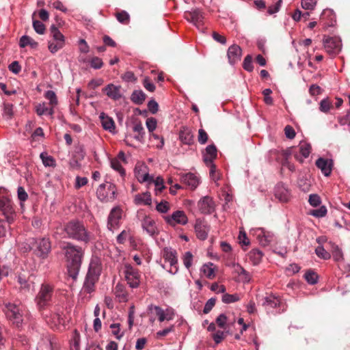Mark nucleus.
Wrapping results in <instances>:
<instances>
[{"mask_svg":"<svg viewBox=\"0 0 350 350\" xmlns=\"http://www.w3.org/2000/svg\"><path fill=\"white\" fill-rule=\"evenodd\" d=\"M67 261L68 272L70 277L75 280L79 274L84 250L81 247L67 243L62 247Z\"/></svg>","mask_w":350,"mask_h":350,"instance_id":"1","label":"nucleus"},{"mask_svg":"<svg viewBox=\"0 0 350 350\" xmlns=\"http://www.w3.org/2000/svg\"><path fill=\"white\" fill-rule=\"evenodd\" d=\"M63 237L72 239L88 243L90 241V234L81 221L73 219L65 224L62 228Z\"/></svg>","mask_w":350,"mask_h":350,"instance_id":"2","label":"nucleus"},{"mask_svg":"<svg viewBox=\"0 0 350 350\" xmlns=\"http://www.w3.org/2000/svg\"><path fill=\"white\" fill-rule=\"evenodd\" d=\"M0 212L8 224H12L16 217L14 203L10 192L4 187H0Z\"/></svg>","mask_w":350,"mask_h":350,"instance_id":"3","label":"nucleus"},{"mask_svg":"<svg viewBox=\"0 0 350 350\" xmlns=\"http://www.w3.org/2000/svg\"><path fill=\"white\" fill-rule=\"evenodd\" d=\"M2 310L5 314L8 319L11 321L14 326L18 328L22 327L23 323V314L19 305L3 301L2 304Z\"/></svg>","mask_w":350,"mask_h":350,"instance_id":"4","label":"nucleus"},{"mask_svg":"<svg viewBox=\"0 0 350 350\" xmlns=\"http://www.w3.org/2000/svg\"><path fill=\"white\" fill-rule=\"evenodd\" d=\"M50 33L53 40L48 42V48L52 53H55L64 46L65 37L55 25L51 26Z\"/></svg>","mask_w":350,"mask_h":350,"instance_id":"5","label":"nucleus"},{"mask_svg":"<svg viewBox=\"0 0 350 350\" xmlns=\"http://www.w3.org/2000/svg\"><path fill=\"white\" fill-rule=\"evenodd\" d=\"M262 305L268 313L274 312V310H275L276 313L284 310L282 300L273 294L267 295L262 298Z\"/></svg>","mask_w":350,"mask_h":350,"instance_id":"6","label":"nucleus"},{"mask_svg":"<svg viewBox=\"0 0 350 350\" xmlns=\"http://www.w3.org/2000/svg\"><path fill=\"white\" fill-rule=\"evenodd\" d=\"M30 243L32 245L34 254L40 258H46L51 252V246L49 239H33Z\"/></svg>","mask_w":350,"mask_h":350,"instance_id":"7","label":"nucleus"},{"mask_svg":"<svg viewBox=\"0 0 350 350\" xmlns=\"http://www.w3.org/2000/svg\"><path fill=\"white\" fill-rule=\"evenodd\" d=\"M116 193L115 185L109 182L100 185L96 191L98 198L105 202L113 201L116 198Z\"/></svg>","mask_w":350,"mask_h":350,"instance_id":"8","label":"nucleus"},{"mask_svg":"<svg viewBox=\"0 0 350 350\" xmlns=\"http://www.w3.org/2000/svg\"><path fill=\"white\" fill-rule=\"evenodd\" d=\"M53 286L49 284H42L36 296V300L40 308L46 306L53 295Z\"/></svg>","mask_w":350,"mask_h":350,"instance_id":"9","label":"nucleus"},{"mask_svg":"<svg viewBox=\"0 0 350 350\" xmlns=\"http://www.w3.org/2000/svg\"><path fill=\"white\" fill-rule=\"evenodd\" d=\"M250 233L256 238L260 245L264 247L269 245L273 240V234L269 231L265 230V229L262 228H252Z\"/></svg>","mask_w":350,"mask_h":350,"instance_id":"10","label":"nucleus"},{"mask_svg":"<svg viewBox=\"0 0 350 350\" xmlns=\"http://www.w3.org/2000/svg\"><path fill=\"white\" fill-rule=\"evenodd\" d=\"M32 275L28 272L23 271L16 276L17 282L19 284V290L23 293H29L33 290L34 282L31 280Z\"/></svg>","mask_w":350,"mask_h":350,"instance_id":"11","label":"nucleus"},{"mask_svg":"<svg viewBox=\"0 0 350 350\" xmlns=\"http://www.w3.org/2000/svg\"><path fill=\"white\" fill-rule=\"evenodd\" d=\"M198 207L202 214L211 215L215 210V203L213 198L206 196L200 199L198 202Z\"/></svg>","mask_w":350,"mask_h":350,"instance_id":"12","label":"nucleus"},{"mask_svg":"<svg viewBox=\"0 0 350 350\" xmlns=\"http://www.w3.org/2000/svg\"><path fill=\"white\" fill-rule=\"evenodd\" d=\"M323 44L325 51L330 55H336L342 48L341 40L336 37H327L324 38Z\"/></svg>","mask_w":350,"mask_h":350,"instance_id":"13","label":"nucleus"},{"mask_svg":"<svg viewBox=\"0 0 350 350\" xmlns=\"http://www.w3.org/2000/svg\"><path fill=\"white\" fill-rule=\"evenodd\" d=\"M125 278L131 288H137L140 282V275L137 269L130 265H125Z\"/></svg>","mask_w":350,"mask_h":350,"instance_id":"14","label":"nucleus"},{"mask_svg":"<svg viewBox=\"0 0 350 350\" xmlns=\"http://www.w3.org/2000/svg\"><path fill=\"white\" fill-rule=\"evenodd\" d=\"M122 218V210L119 207L113 208L107 218V228L113 232L119 227L120 221Z\"/></svg>","mask_w":350,"mask_h":350,"instance_id":"15","label":"nucleus"},{"mask_svg":"<svg viewBox=\"0 0 350 350\" xmlns=\"http://www.w3.org/2000/svg\"><path fill=\"white\" fill-rule=\"evenodd\" d=\"M163 263L162 267L170 273L174 274L173 268L175 267V254L172 248H165L163 252Z\"/></svg>","mask_w":350,"mask_h":350,"instance_id":"16","label":"nucleus"},{"mask_svg":"<svg viewBox=\"0 0 350 350\" xmlns=\"http://www.w3.org/2000/svg\"><path fill=\"white\" fill-rule=\"evenodd\" d=\"M197 237L200 240H205L208 237L210 226L204 219H197L194 226Z\"/></svg>","mask_w":350,"mask_h":350,"instance_id":"17","label":"nucleus"},{"mask_svg":"<svg viewBox=\"0 0 350 350\" xmlns=\"http://www.w3.org/2000/svg\"><path fill=\"white\" fill-rule=\"evenodd\" d=\"M150 311H154L155 314L158 317L159 321L163 322L164 321H169L173 319L174 312L173 309L167 308L165 310L157 306L150 305L148 306Z\"/></svg>","mask_w":350,"mask_h":350,"instance_id":"18","label":"nucleus"},{"mask_svg":"<svg viewBox=\"0 0 350 350\" xmlns=\"http://www.w3.org/2000/svg\"><path fill=\"white\" fill-rule=\"evenodd\" d=\"M315 164L325 176H330L334 165L332 159L319 157L316 161Z\"/></svg>","mask_w":350,"mask_h":350,"instance_id":"19","label":"nucleus"},{"mask_svg":"<svg viewBox=\"0 0 350 350\" xmlns=\"http://www.w3.org/2000/svg\"><path fill=\"white\" fill-rule=\"evenodd\" d=\"M102 270V265L100 260L97 257H93L91 259L88 275L99 278Z\"/></svg>","mask_w":350,"mask_h":350,"instance_id":"20","label":"nucleus"},{"mask_svg":"<svg viewBox=\"0 0 350 350\" xmlns=\"http://www.w3.org/2000/svg\"><path fill=\"white\" fill-rule=\"evenodd\" d=\"M242 50L241 47L237 44L230 46L227 52L229 63L234 64L240 60L241 57Z\"/></svg>","mask_w":350,"mask_h":350,"instance_id":"21","label":"nucleus"},{"mask_svg":"<svg viewBox=\"0 0 350 350\" xmlns=\"http://www.w3.org/2000/svg\"><path fill=\"white\" fill-rule=\"evenodd\" d=\"M142 226L144 230L150 235H154L157 232L156 224L150 216L145 215L142 220Z\"/></svg>","mask_w":350,"mask_h":350,"instance_id":"22","label":"nucleus"},{"mask_svg":"<svg viewBox=\"0 0 350 350\" xmlns=\"http://www.w3.org/2000/svg\"><path fill=\"white\" fill-rule=\"evenodd\" d=\"M180 180L192 190L196 189L200 183L198 177L192 173L181 175Z\"/></svg>","mask_w":350,"mask_h":350,"instance_id":"23","label":"nucleus"},{"mask_svg":"<svg viewBox=\"0 0 350 350\" xmlns=\"http://www.w3.org/2000/svg\"><path fill=\"white\" fill-rule=\"evenodd\" d=\"M104 91L108 97L115 100L120 99L122 96L121 86L120 85H115L112 83L108 84Z\"/></svg>","mask_w":350,"mask_h":350,"instance_id":"24","label":"nucleus"},{"mask_svg":"<svg viewBox=\"0 0 350 350\" xmlns=\"http://www.w3.org/2000/svg\"><path fill=\"white\" fill-rule=\"evenodd\" d=\"M135 176L139 183H146L150 178V175L146 172V166L137 165L134 170Z\"/></svg>","mask_w":350,"mask_h":350,"instance_id":"25","label":"nucleus"},{"mask_svg":"<svg viewBox=\"0 0 350 350\" xmlns=\"http://www.w3.org/2000/svg\"><path fill=\"white\" fill-rule=\"evenodd\" d=\"M289 191L282 183L278 184L275 187V196L280 202H286L289 199Z\"/></svg>","mask_w":350,"mask_h":350,"instance_id":"26","label":"nucleus"},{"mask_svg":"<svg viewBox=\"0 0 350 350\" xmlns=\"http://www.w3.org/2000/svg\"><path fill=\"white\" fill-rule=\"evenodd\" d=\"M217 157V148L213 144L208 145L203 154V160L206 165L213 163V160Z\"/></svg>","mask_w":350,"mask_h":350,"instance_id":"27","label":"nucleus"},{"mask_svg":"<svg viewBox=\"0 0 350 350\" xmlns=\"http://www.w3.org/2000/svg\"><path fill=\"white\" fill-rule=\"evenodd\" d=\"M51 321L54 325L62 324L64 322V308L59 305H56L52 311Z\"/></svg>","mask_w":350,"mask_h":350,"instance_id":"28","label":"nucleus"},{"mask_svg":"<svg viewBox=\"0 0 350 350\" xmlns=\"http://www.w3.org/2000/svg\"><path fill=\"white\" fill-rule=\"evenodd\" d=\"M179 139L180 142L186 145H191L193 143V135L190 129L187 127H183L180 131Z\"/></svg>","mask_w":350,"mask_h":350,"instance_id":"29","label":"nucleus"},{"mask_svg":"<svg viewBox=\"0 0 350 350\" xmlns=\"http://www.w3.org/2000/svg\"><path fill=\"white\" fill-rule=\"evenodd\" d=\"M100 118L103 129L111 133H113L116 129L113 120L107 116L105 113H101L100 114Z\"/></svg>","mask_w":350,"mask_h":350,"instance_id":"30","label":"nucleus"},{"mask_svg":"<svg viewBox=\"0 0 350 350\" xmlns=\"http://www.w3.org/2000/svg\"><path fill=\"white\" fill-rule=\"evenodd\" d=\"M114 294L120 302L127 301L128 293L124 284L118 283L114 288Z\"/></svg>","mask_w":350,"mask_h":350,"instance_id":"31","label":"nucleus"},{"mask_svg":"<svg viewBox=\"0 0 350 350\" xmlns=\"http://www.w3.org/2000/svg\"><path fill=\"white\" fill-rule=\"evenodd\" d=\"M134 202L136 205H150L152 203L150 193L149 192H144L135 195Z\"/></svg>","mask_w":350,"mask_h":350,"instance_id":"32","label":"nucleus"},{"mask_svg":"<svg viewBox=\"0 0 350 350\" xmlns=\"http://www.w3.org/2000/svg\"><path fill=\"white\" fill-rule=\"evenodd\" d=\"M98 278L86 275L85 280L83 286V291L87 293H91L94 291L95 284Z\"/></svg>","mask_w":350,"mask_h":350,"instance_id":"33","label":"nucleus"},{"mask_svg":"<svg viewBox=\"0 0 350 350\" xmlns=\"http://www.w3.org/2000/svg\"><path fill=\"white\" fill-rule=\"evenodd\" d=\"M191 22L200 29L203 24V14L202 12L198 9H195L189 12Z\"/></svg>","mask_w":350,"mask_h":350,"instance_id":"34","label":"nucleus"},{"mask_svg":"<svg viewBox=\"0 0 350 350\" xmlns=\"http://www.w3.org/2000/svg\"><path fill=\"white\" fill-rule=\"evenodd\" d=\"M36 111L39 116L43 115L53 116L54 113V109L51 107H47L46 103H42L36 105Z\"/></svg>","mask_w":350,"mask_h":350,"instance_id":"35","label":"nucleus"},{"mask_svg":"<svg viewBox=\"0 0 350 350\" xmlns=\"http://www.w3.org/2000/svg\"><path fill=\"white\" fill-rule=\"evenodd\" d=\"M263 256V253L258 249H254L250 252L248 257L254 265H258Z\"/></svg>","mask_w":350,"mask_h":350,"instance_id":"36","label":"nucleus"},{"mask_svg":"<svg viewBox=\"0 0 350 350\" xmlns=\"http://www.w3.org/2000/svg\"><path fill=\"white\" fill-rule=\"evenodd\" d=\"M154 185L156 193L161 192L164 189L163 180L162 178L158 176L156 179L153 176H150V178L147 182V186Z\"/></svg>","mask_w":350,"mask_h":350,"instance_id":"37","label":"nucleus"},{"mask_svg":"<svg viewBox=\"0 0 350 350\" xmlns=\"http://www.w3.org/2000/svg\"><path fill=\"white\" fill-rule=\"evenodd\" d=\"M38 42L28 36H23L20 38L19 46L21 48H25L29 45L31 48L34 49L38 46Z\"/></svg>","mask_w":350,"mask_h":350,"instance_id":"38","label":"nucleus"},{"mask_svg":"<svg viewBox=\"0 0 350 350\" xmlns=\"http://www.w3.org/2000/svg\"><path fill=\"white\" fill-rule=\"evenodd\" d=\"M146 99V94L142 90H135L131 96V100L136 105H141Z\"/></svg>","mask_w":350,"mask_h":350,"instance_id":"39","label":"nucleus"},{"mask_svg":"<svg viewBox=\"0 0 350 350\" xmlns=\"http://www.w3.org/2000/svg\"><path fill=\"white\" fill-rule=\"evenodd\" d=\"M200 271L208 278L212 279L215 277L213 263L204 264L200 268Z\"/></svg>","mask_w":350,"mask_h":350,"instance_id":"40","label":"nucleus"},{"mask_svg":"<svg viewBox=\"0 0 350 350\" xmlns=\"http://www.w3.org/2000/svg\"><path fill=\"white\" fill-rule=\"evenodd\" d=\"M299 153L304 158L309 157L311 152V146L306 142H301L299 145Z\"/></svg>","mask_w":350,"mask_h":350,"instance_id":"41","label":"nucleus"},{"mask_svg":"<svg viewBox=\"0 0 350 350\" xmlns=\"http://www.w3.org/2000/svg\"><path fill=\"white\" fill-rule=\"evenodd\" d=\"M115 16L118 21L122 24L127 25L130 22V15L124 10L116 12Z\"/></svg>","mask_w":350,"mask_h":350,"instance_id":"42","label":"nucleus"},{"mask_svg":"<svg viewBox=\"0 0 350 350\" xmlns=\"http://www.w3.org/2000/svg\"><path fill=\"white\" fill-rule=\"evenodd\" d=\"M44 97L47 100H49V105L50 107L54 109V107L57 105V98L54 91L53 90H47L44 93Z\"/></svg>","mask_w":350,"mask_h":350,"instance_id":"43","label":"nucleus"},{"mask_svg":"<svg viewBox=\"0 0 350 350\" xmlns=\"http://www.w3.org/2000/svg\"><path fill=\"white\" fill-rule=\"evenodd\" d=\"M133 131L135 133H137V135L135 137V139L137 140H141L144 138L145 134L144 129L142 124L140 122H135Z\"/></svg>","mask_w":350,"mask_h":350,"instance_id":"44","label":"nucleus"},{"mask_svg":"<svg viewBox=\"0 0 350 350\" xmlns=\"http://www.w3.org/2000/svg\"><path fill=\"white\" fill-rule=\"evenodd\" d=\"M40 158L42 163L46 167H54L55 165V161L53 157L48 155L46 153L42 152Z\"/></svg>","mask_w":350,"mask_h":350,"instance_id":"45","label":"nucleus"},{"mask_svg":"<svg viewBox=\"0 0 350 350\" xmlns=\"http://www.w3.org/2000/svg\"><path fill=\"white\" fill-rule=\"evenodd\" d=\"M222 301L225 304L234 303L240 299V297L238 294H228L224 293L222 295Z\"/></svg>","mask_w":350,"mask_h":350,"instance_id":"46","label":"nucleus"},{"mask_svg":"<svg viewBox=\"0 0 350 350\" xmlns=\"http://www.w3.org/2000/svg\"><path fill=\"white\" fill-rule=\"evenodd\" d=\"M111 167L114 170L118 172L122 176L125 175V170L118 159L114 158L111 160Z\"/></svg>","mask_w":350,"mask_h":350,"instance_id":"47","label":"nucleus"},{"mask_svg":"<svg viewBox=\"0 0 350 350\" xmlns=\"http://www.w3.org/2000/svg\"><path fill=\"white\" fill-rule=\"evenodd\" d=\"M315 254L318 257L324 260H328L331 258L330 254L321 245L317 247L315 249Z\"/></svg>","mask_w":350,"mask_h":350,"instance_id":"48","label":"nucleus"},{"mask_svg":"<svg viewBox=\"0 0 350 350\" xmlns=\"http://www.w3.org/2000/svg\"><path fill=\"white\" fill-rule=\"evenodd\" d=\"M304 278L310 284H315L318 282V275L314 271H307L304 275Z\"/></svg>","mask_w":350,"mask_h":350,"instance_id":"49","label":"nucleus"},{"mask_svg":"<svg viewBox=\"0 0 350 350\" xmlns=\"http://www.w3.org/2000/svg\"><path fill=\"white\" fill-rule=\"evenodd\" d=\"M10 224L6 221V219H0V238L4 237L7 232L10 230Z\"/></svg>","mask_w":350,"mask_h":350,"instance_id":"50","label":"nucleus"},{"mask_svg":"<svg viewBox=\"0 0 350 350\" xmlns=\"http://www.w3.org/2000/svg\"><path fill=\"white\" fill-rule=\"evenodd\" d=\"M188 222V218L183 211L176 210V224L185 225Z\"/></svg>","mask_w":350,"mask_h":350,"instance_id":"51","label":"nucleus"},{"mask_svg":"<svg viewBox=\"0 0 350 350\" xmlns=\"http://www.w3.org/2000/svg\"><path fill=\"white\" fill-rule=\"evenodd\" d=\"M33 27L35 31L38 34H44L45 32V26L40 21L34 20L33 21Z\"/></svg>","mask_w":350,"mask_h":350,"instance_id":"52","label":"nucleus"},{"mask_svg":"<svg viewBox=\"0 0 350 350\" xmlns=\"http://www.w3.org/2000/svg\"><path fill=\"white\" fill-rule=\"evenodd\" d=\"M13 115V106L12 104L5 103L3 106V116L5 119H10Z\"/></svg>","mask_w":350,"mask_h":350,"instance_id":"53","label":"nucleus"},{"mask_svg":"<svg viewBox=\"0 0 350 350\" xmlns=\"http://www.w3.org/2000/svg\"><path fill=\"white\" fill-rule=\"evenodd\" d=\"M243 68L248 71L252 72L254 70V66L252 64V57L250 55H247L244 60L243 64Z\"/></svg>","mask_w":350,"mask_h":350,"instance_id":"54","label":"nucleus"},{"mask_svg":"<svg viewBox=\"0 0 350 350\" xmlns=\"http://www.w3.org/2000/svg\"><path fill=\"white\" fill-rule=\"evenodd\" d=\"M333 251L332 255L334 260L340 261L343 258V255L342 250L339 248V247L335 244L332 245Z\"/></svg>","mask_w":350,"mask_h":350,"instance_id":"55","label":"nucleus"},{"mask_svg":"<svg viewBox=\"0 0 350 350\" xmlns=\"http://www.w3.org/2000/svg\"><path fill=\"white\" fill-rule=\"evenodd\" d=\"M146 127H147L148 131L150 133H152L157 128V121L156 118H154L153 117L148 118L146 120Z\"/></svg>","mask_w":350,"mask_h":350,"instance_id":"56","label":"nucleus"},{"mask_svg":"<svg viewBox=\"0 0 350 350\" xmlns=\"http://www.w3.org/2000/svg\"><path fill=\"white\" fill-rule=\"evenodd\" d=\"M308 202L310 204L314 207L319 206L321 203V198L317 194H310L309 196Z\"/></svg>","mask_w":350,"mask_h":350,"instance_id":"57","label":"nucleus"},{"mask_svg":"<svg viewBox=\"0 0 350 350\" xmlns=\"http://www.w3.org/2000/svg\"><path fill=\"white\" fill-rule=\"evenodd\" d=\"M183 263L187 269H189L193 261V255L190 252H187L183 256Z\"/></svg>","mask_w":350,"mask_h":350,"instance_id":"58","label":"nucleus"},{"mask_svg":"<svg viewBox=\"0 0 350 350\" xmlns=\"http://www.w3.org/2000/svg\"><path fill=\"white\" fill-rule=\"evenodd\" d=\"M327 213V209L324 206L311 211L310 215L316 217H323Z\"/></svg>","mask_w":350,"mask_h":350,"instance_id":"59","label":"nucleus"},{"mask_svg":"<svg viewBox=\"0 0 350 350\" xmlns=\"http://www.w3.org/2000/svg\"><path fill=\"white\" fill-rule=\"evenodd\" d=\"M120 323H113L110 325V328L112 329V334L118 340H120L123 336V333H120Z\"/></svg>","mask_w":350,"mask_h":350,"instance_id":"60","label":"nucleus"},{"mask_svg":"<svg viewBox=\"0 0 350 350\" xmlns=\"http://www.w3.org/2000/svg\"><path fill=\"white\" fill-rule=\"evenodd\" d=\"M317 4V0H301V6L305 10H313Z\"/></svg>","mask_w":350,"mask_h":350,"instance_id":"61","label":"nucleus"},{"mask_svg":"<svg viewBox=\"0 0 350 350\" xmlns=\"http://www.w3.org/2000/svg\"><path fill=\"white\" fill-rule=\"evenodd\" d=\"M272 93V90L270 88L265 89L262 91V94L264 95V101L267 105H271L273 104V98L270 96Z\"/></svg>","mask_w":350,"mask_h":350,"instance_id":"62","label":"nucleus"},{"mask_svg":"<svg viewBox=\"0 0 350 350\" xmlns=\"http://www.w3.org/2000/svg\"><path fill=\"white\" fill-rule=\"evenodd\" d=\"M148 109L152 114H155L159 111V105L154 99L150 100L148 103Z\"/></svg>","mask_w":350,"mask_h":350,"instance_id":"63","label":"nucleus"},{"mask_svg":"<svg viewBox=\"0 0 350 350\" xmlns=\"http://www.w3.org/2000/svg\"><path fill=\"white\" fill-rule=\"evenodd\" d=\"M216 302V299L214 297H212L209 299L206 303L205 304V306L203 309V312L204 314H208L213 308Z\"/></svg>","mask_w":350,"mask_h":350,"instance_id":"64","label":"nucleus"}]
</instances>
